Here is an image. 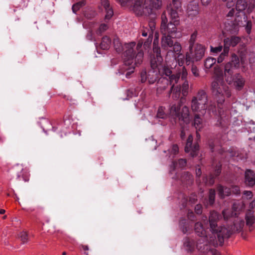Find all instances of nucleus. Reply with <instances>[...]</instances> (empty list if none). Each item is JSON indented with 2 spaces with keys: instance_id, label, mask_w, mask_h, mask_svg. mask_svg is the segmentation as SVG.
<instances>
[{
  "instance_id": "1",
  "label": "nucleus",
  "mask_w": 255,
  "mask_h": 255,
  "mask_svg": "<svg viewBox=\"0 0 255 255\" xmlns=\"http://www.w3.org/2000/svg\"><path fill=\"white\" fill-rule=\"evenodd\" d=\"M191 109L193 112L199 113L203 117L207 113L216 111V105L211 101H209L206 92L200 90L197 94L193 96L191 101Z\"/></svg>"
},
{
  "instance_id": "2",
  "label": "nucleus",
  "mask_w": 255,
  "mask_h": 255,
  "mask_svg": "<svg viewBox=\"0 0 255 255\" xmlns=\"http://www.w3.org/2000/svg\"><path fill=\"white\" fill-rule=\"evenodd\" d=\"M167 10L170 16L171 21L167 25H163L160 27V31L162 35L172 36V38H180L181 33L177 31L176 26L179 24L178 11L170 7H167Z\"/></svg>"
},
{
  "instance_id": "3",
  "label": "nucleus",
  "mask_w": 255,
  "mask_h": 255,
  "mask_svg": "<svg viewBox=\"0 0 255 255\" xmlns=\"http://www.w3.org/2000/svg\"><path fill=\"white\" fill-rule=\"evenodd\" d=\"M219 219L218 214L215 211L210 212L209 218L210 230L213 234L217 236L220 245L224 243V238H228L231 234L230 230L222 227H217V222Z\"/></svg>"
},
{
  "instance_id": "4",
  "label": "nucleus",
  "mask_w": 255,
  "mask_h": 255,
  "mask_svg": "<svg viewBox=\"0 0 255 255\" xmlns=\"http://www.w3.org/2000/svg\"><path fill=\"white\" fill-rule=\"evenodd\" d=\"M194 230L198 236L203 237V239H199L196 243V248L201 252H207L209 250L208 243H214L216 236L213 234V236L208 237L206 235V231L202 224L200 222H197L195 224Z\"/></svg>"
},
{
  "instance_id": "5",
  "label": "nucleus",
  "mask_w": 255,
  "mask_h": 255,
  "mask_svg": "<svg viewBox=\"0 0 255 255\" xmlns=\"http://www.w3.org/2000/svg\"><path fill=\"white\" fill-rule=\"evenodd\" d=\"M162 4L161 0H145L144 4L142 1L137 0L133 10L137 15H148L152 13L153 8L158 9Z\"/></svg>"
},
{
  "instance_id": "6",
  "label": "nucleus",
  "mask_w": 255,
  "mask_h": 255,
  "mask_svg": "<svg viewBox=\"0 0 255 255\" xmlns=\"http://www.w3.org/2000/svg\"><path fill=\"white\" fill-rule=\"evenodd\" d=\"M158 34L157 32H155L153 50L154 53H156L157 61L155 59H152L151 66L153 69L157 68L160 74L169 77L172 74V71L168 67L161 64L163 59L160 54V49L158 46L156 45V41H158Z\"/></svg>"
},
{
  "instance_id": "7",
  "label": "nucleus",
  "mask_w": 255,
  "mask_h": 255,
  "mask_svg": "<svg viewBox=\"0 0 255 255\" xmlns=\"http://www.w3.org/2000/svg\"><path fill=\"white\" fill-rule=\"evenodd\" d=\"M233 71L232 70L231 63H227L225 66L224 75L226 81L229 84H233L235 89L238 91L241 90L244 87L245 80L240 74H237L232 78Z\"/></svg>"
},
{
  "instance_id": "8",
  "label": "nucleus",
  "mask_w": 255,
  "mask_h": 255,
  "mask_svg": "<svg viewBox=\"0 0 255 255\" xmlns=\"http://www.w3.org/2000/svg\"><path fill=\"white\" fill-rule=\"evenodd\" d=\"M228 20H231V23L226 22L225 27L227 31L231 33H236L239 31V26L242 23V17L240 12L235 8H231L226 15Z\"/></svg>"
},
{
  "instance_id": "9",
  "label": "nucleus",
  "mask_w": 255,
  "mask_h": 255,
  "mask_svg": "<svg viewBox=\"0 0 255 255\" xmlns=\"http://www.w3.org/2000/svg\"><path fill=\"white\" fill-rule=\"evenodd\" d=\"M213 93L219 99L217 102L222 104L225 101V97H230L231 95L229 87L224 84L223 80L214 81L211 84Z\"/></svg>"
},
{
  "instance_id": "10",
  "label": "nucleus",
  "mask_w": 255,
  "mask_h": 255,
  "mask_svg": "<svg viewBox=\"0 0 255 255\" xmlns=\"http://www.w3.org/2000/svg\"><path fill=\"white\" fill-rule=\"evenodd\" d=\"M181 103L177 105H173L169 109L170 114L172 117L178 118L179 120L182 121L185 123H189L190 118V112L189 108L184 106L181 110Z\"/></svg>"
},
{
  "instance_id": "11",
  "label": "nucleus",
  "mask_w": 255,
  "mask_h": 255,
  "mask_svg": "<svg viewBox=\"0 0 255 255\" xmlns=\"http://www.w3.org/2000/svg\"><path fill=\"white\" fill-rule=\"evenodd\" d=\"M205 47L200 44H196L192 49H189L190 54L186 55V59H191L193 61L200 60L204 55Z\"/></svg>"
},
{
  "instance_id": "12",
  "label": "nucleus",
  "mask_w": 255,
  "mask_h": 255,
  "mask_svg": "<svg viewBox=\"0 0 255 255\" xmlns=\"http://www.w3.org/2000/svg\"><path fill=\"white\" fill-rule=\"evenodd\" d=\"M135 46V42H131L125 44V48L126 49L124 53L125 65H130L133 63L135 55L133 48Z\"/></svg>"
},
{
  "instance_id": "13",
  "label": "nucleus",
  "mask_w": 255,
  "mask_h": 255,
  "mask_svg": "<svg viewBox=\"0 0 255 255\" xmlns=\"http://www.w3.org/2000/svg\"><path fill=\"white\" fill-rule=\"evenodd\" d=\"M193 141V136L191 135H189L187 140L186 144L185 147V151L186 152H190V155L192 157L196 156L198 154L199 150V145L195 143L193 146L192 145Z\"/></svg>"
},
{
  "instance_id": "14",
  "label": "nucleus",
  "mask_w": 255,
  "mask_h": 255,
  "mask_svg": "<svg viewBox=\"0 0 255 255\" xmlns=\"http://www.w3.org/2000/svg\"><path fill=\"white\" fill-rule=\"evenodd\" d=\"M149 28L147 27H143L142 31V35L146 37L148 36L147 40L151 42L152 39V36L154 31L155 29V23L153 21H150L148 24Z\"/></svg>"
},
{
  "instance_id": "15",
  "label": "nucleus",
  "mask_w": 255,
  "mask_h": 255,
  "mask_svg": "<svg viewBox=\"0 0 255 255\" xmlns=\"http://www.w3.org/2000/svg\"><path fill=\"white\" fill-rule=\"evenodd\" d=\"M14 169L17 173L18 178L22 177L25 181L29 180V174L28 169L24 168L22 165L17 164L14 167Z\"/></svg>"
},
{
  "instance_id": "16",
  "label": "nucleus",
  "mask_w": 255,
  "mask_h": 255,
  "mask_svg": "<svg viewBox=\"0 0 255 255\" xmlns=\"http://www.w3.org/2000/svg\"><path fill=\"white\" fill-rule=\"evenodd\" d=\"M169 85L168 79L165 77L160 78L156 83V92L157 94H162Z\"/></svg>"
},
{
  "instance_id": "17",
  "label": "nucleus",
  "mask_w": 255,
  "mask_h": 255,
  "mask_svg": "<svg viewBox=\"0 0 255 255\" xmlns=\"http://www.w3.org/2000/svg\"><path fill=\"white\" fill-rule=\"evenodd\" d=\"M101 6L104 8L106 14L105 19L109 20L113 15L114 12L108 0H101Z\"/></svg>"
},
{
  "instance_id": "18",
  "label": "nucleus",
  "mask_w": 255,
  "mask_h": 255,
  "mask_svg": "<svg viewBox=\"0 0 255 255\" xmlns=\"http://www.w3.org/2000/svg\"><path fill=\"white\" fill-rule=\"evenodd\" d=\"M245 183L247 186L253 187L255 185V174L254 172L248 169L245 173Z\"/></svg>"
},
{
  "instance_id": "19",
  "label": "nucleus",
  "mask_w": 255,
  "mask_h": 255,
  "mask_svg": "<svg viewBox=\"0 0 255 255\" xmlns=\"http://www.w3.org/2000/svg\"><path fill=\"white\" fill-rule=\"evenodd\" d=\"M172 36L168 35H162L161 38V46L164 49H168L169 48L172 47L174 43L172 40Z\"/></svg>"
},
{
  "instance_id": "20",
  "label": "nucleus",
  "mask_w": 255,
  "mask_h": 255,
  "mask_svg": "<svg viewBox=\"0 0 255 255\" xmlns=\"http://www.w3.org/2000/svg\"><path fill=\"white\" fill-rule=\"evenodd\" d=\"M241 39L239 37L232 36L231 38H227L224 39V48H227L229 51V47L232 46L234 47L236 46L240 41Z\"/></svg>"
},
{
  "instance_id": "21",
  "label": "nucleus",
  "mask_w": 255,
  "mask_h": 255,
  "mask_svg": "<svg viewBox=\"0 0 255 255\" xmlns=\"http://www.w3.org/2000/svg\"><path fill=\"white\" fill-rule=\"evenodd\" d=\"M246 222L247 226L252 227L255 222V217L254 215V212L252 210H249L245 216Z\"/></svg>"
},
{
  "instance_id": "22",
  "label": "nucleus",
  "mask_w": 255,
  "mask_h": 255,
  "mask_svg": "<svg viewBox=\"0 0 255 255\" xmlns=\"http://www.w3.org/2000/svg\"><path fill=\"white\" fill-rule=\"evenodd\" d=\"M202 117H203L202 115L199 113H195L194 116L193 124L196 128L198 130H200L203 127V122Z\"/></svg>"
},
{
  "instance_id": "23",
  "label": "nucleus",
  "mask_w": 255,
  "mask_h": 255,
  "mask_svg": "<svg viewBox=\"0 0 255 255\" xmlns=\"http://www.w3.org/2000/svg\"><path fill=\"white\" fill-rule=\"evenodd\" d=\"M218 192L219 196L223 198L225 196H229L231 192V189L228 187L219 186L218 187Z\"/></svg>"
},
{
  "instance_id": "24",
  "label": "nucleus",
  "mask_w": 255,
  "mask_h": 255,
  "mask_svg": "<svg viewBox=\"0 0 255 255\" xmlns=\"http://www.w3.org/2000/svg\"><path fill=\"white\" fill-rule=\"evenodd\" d=\"M198 7L196 3H190L188 5L187 12L189 15L194 16L198 13Z\"/></svg>"
},
{
  "instance_id": "25",
  "label": "nucleus",
  "mask_w": 255,
  "mask_h": 255,
  "mask_svg": "<svg viewBox=\"0 0 255 255\" xmlns=\"http://www.w3.org/2000/svg\"><path fill=\"white\" fill-rule=\"evenodd\" d=\"M184 246L188 252H192L195 248V243L193 240L186 239L184 243Z\"/></svg>"
},
{
  "instance_id": "26",
  "label": "nucleus",
  "mask_w": 255,
  "mask_h": 255,
  "mask_svg": "<svg viewBox=\"0 0 255 255\" xmlns=\"http://www.w3.org/2000/svg\"><path fill=\"white\" fill-rule=\"evenodd\" d=\"M181 91V90L178 86H175L174 85H172L169 93V94L172 93L173 98L175 99H177L180 97Z\"/></svg>"
},
{
  "instance_id": "27",
  "label": "nucleus",
  "mask_w": 255,
  "mask_h": 255,
  "mask_svg": "<svg viewBox=\"0 0 255 255\" xmlns=\"http://www.w3.org/2000/svg\"><path fill=\"white\" fill-rule=\"evenodd\" d=\"M247 7V1L246 0H238L236 2V9L238 12H241Z\"/></svg>"
},
{
  "instance_id": "28",
  "label": "nucleus",
  "mask_w": 255,
  "mask_h": 255,
  "mask_svg": "<svg viewBox=\"0 0 255 255\" xmlns=\"http://www.w3.org/2000/svg\"><path fill=\"white\" fill-rule=\"evenodd\" d=\"M111 43V41L109 37L108 36H104L102 38L100 47L103 50L108 49L110 47Z\"/></svg>"
},
{
  "instance_id": "29",
  "label": "nucleus",
  "mask_w": 255,
  "mask_h": 255,
  "mask_svg": "<svg viewBox=\"0 0 255 255\" xmlns=\"http://www.w3.org/2000/svg\"><path fill=\"white\" fill-rule=\"evenodd\" d=\"M228 63L231 64L232 70L233 71V68H238L240 66V60L239 57L235 54L232 55L231 61Z\"/></svg>"
},
{
  "instance_id": "30",
  "label": "nucleus",
  "mask_w": 255,
  "mask_h": 255,
  "mask_svg": "<svg viewBox=\"0 0 255 255\" xmlns=\"http://www.w3.org/2000/svg\"><path fill=\"white\" fill-rule=\"evenodd\" d=\"M168 7L174 9V10L180 11L181 9V3L179 0H172V3L167 5V7Z\"/></svg>"
},
{
  "instance_id": "31",
  "label": "nucleus",
  "mask_w": 255,
  "mask_h": 255,
  "mask_svg": "<svg viewBox=\"0 0 255 255\" xmlns=\"http://www.w3.org/2000/svg\"><path fill=\"white\" fill-rule=\"evenodd\" d=\"M180 76V73H177L175 75L173 74L171 75L169 77V83H170V85H175V84H177L179 80Z\"/></svg>"
},
{
  "instance_id": "32",
  "label": "nucleus",
  "mask_w": 255,
  "mask_h": 255,
  "mask_svg": "<svg viewBox=\"0 0 255 255\" xmlns=\"http://www.w3.org/2000/svg\"><path fill=\"white\" fill-rule=\"evenodd\" d=\"M216 59L212 57L207 58L204 62V66L206 69H209L211 68L212 66L215 64Z\"/></svg>"
},
{
  "instance_id": "33",
  "label": "nucleus",
  "mask_w": 255,
  "mask_h": 255,
  "mask_svg": "<svg viewBox=\"0 0 255 255\" xmlns=\"http://www.w3.org/2000/svg\"><path fill=\"white\" fill-rule=\"evenodd\" d=\"M214 74L216 77L214 81L223 80V72L221 68L215 67L214 68Z\"/></svg>"
},
{
  "instance_id": "34",
  "label": "nucleus",
  "mask_w": 255,
  "mask_h": 255,
  "mask_svg": "<svg viewBox=\"0 0 255 255\" xmlns=\"http://www.w3.org/2000/svg\"><path fill=\"white\" fill-rule=\"evenodd\" d=\"M18 237L23 244L26 243L28 241V234L25 231H22L19 233L18 235Z\"/></svg>"
},
{
  "instance_id": "35",
  "label": "nucleus",
  "mask_w": 255,
  "mask_h": 255,
  "mask_svg": "<svg viewBox=\"0 0 255 255\" xmlns=\"http://www.w3.org/2000/svg\"><path fill=\"white\" fill-rule=\"evenodd\" d=\"M180 88L181 90L182 95L184 96H186L188 94L189 89V84L188 81L185 80L181 87Z\"/></svg>"
},
{
  "instance_id": "36",
  "label": "nucleus",
  "mask_w": 255,
  "mask_h": 255,
  "mask_svg": "<svg viewBox=\"0 0 255 255\" xmlns=\"http://www.w3.org/2000/svg\"><path fill=\"white\" fill-rule=\"evenodd\" d=\"M224 218L225 220H227L231 217H233L236 215V213H234L229 209L224 210L222 212Z\"/></svg>"
},
{
  "instance_id": "37",
  "label": "nucleus",
  "mask_w": 255,
  "mask_h": 255,
  "mask_svg": "<svg viewBox=\"0 0 255 255\" xmlns=\"http://www.w3.org/2000/svg\"><path fill=\"white\" fill-rule=\"evenodd\" d=\"M165 108L163 107H160L157 111L156 117L158 118L165 119L167 117V115L165 114Z\"/></svg>"
},
{
  "instance_id": "38",
  "label": "nucleus",
  "mask_w": 255,
  "mask_h": 255,
  "mask_svg": "<svg viewBox=\"0 0 255 255\" xmlns=\"http://www.w3.org/2000/svg\"><path fill=\"white\" fill-rule=\"evenodd\" d=\"M143 57V52L141 51H139L137 53V54H136V56L135 57L134 64H135V65L140 64L142 61Z\"/></svg>"
},
{
  "instance_id": "39",
  "label": "nucleus",
  "mask_w": 255,
  "mask_h": 255,
  "mask_svg": "<svg viewBox=\"0 0 255 255\" xmlns=\"http://www.w3.org/2000/svg\"><path fill=\"white\" fill-rule=\"evenodd\" d=\"M197 35V32L196 31H195L191 34V35L190 36V38L189 41V49H192V47H193L194 44L196 40Z\"/></svg>"
},
{
  "instance_id": "40",
  "label": "nucleus",
  "mask_w": 255,
  "mask_h": 255,
  "mask_svg": "<svg viewBox=\"0 0 255 255\" xmlns=\"http://www.w3.org/2000/svg\"><path fill=\"white\" fill-rule=\"evenodd\" d=\"M85 4V1L84 0H82L77 2L76 3L73 4L72 6V10L73 12L76 13L82 6Z\"/></svg>"
},
{
  "instance_id": "41",
  "label": "nucleus",
  "mask_w": 255,
  "mask_h": 255,
  "mask_svg": "<svg viewBox=\"0 0 255 255\" xmlns=\"http://www.w3.org/2000/svg\"><path fill=\"white\" fill-rule=\"evenodd\" d=\"M114 44L115 48L117 52H120L123 50V46L122 45V44L118 39H114Z\"/></svg>"
},
{
  "instance_id": "42",
  "label": "nucleus",
  "mask_w": 255,
  "mask_h": 255,
  "mask_svg": "<svg viewBox=\"0 0 255 255\" xmlns=\"http://www.w3.org/2000/svg\"><path fill=\"white\" fill-rule=\"evenodd\" d=\"M148 81L149 84H153L156 80V77L154 72H150L148 75Z\"/></svg>"
},
{
  "instance_id": "43",
  "label": "nucleus",
  "mask_w": 255,
  "mask_h": 255,
  "mask_svg": "<svg viewBox=\"0 0 255 255\" xmlns=\"http://www.w3.org/2000/svg\"><path fill=\"white\" fill-rule=\"evenodd\" d=\"M228 53L229 50L227 49V48L224 47L223 52L220 54V55L218 58V62L221 63L223 61L225 57L228 54Z\"/></svg>"
},
{
  "instance_id": "44",
  "label": "nucleus",
  "mask_w": 255,
  "mask_h": 255,
  "mask_svg": "<svg viewBox=\"0 0 255 255\" xmlns=\"http://www.w3.org/2000/svg\"><path fill=\"white\" fill-rule=\"evenodd\" d=\"M247 11L248 12H251L255 8V0H249L247 1Z\"/></svg>"
},
{
  "instance_id": "45",
  "label": "nucleus",
  "mask_w": 255,
  "mask_h": 255,
  "mask_svg": "<svg viewBox=\"0 0 255 255\" xmlns=\"http://www.w3.org/2000/svg\"><path fill=\"white\" fill-rule=\"evenodd\" d=\"M173 47V51L176 53V54H179L181 50V44L178 42H175L173 43V45L172 46Z\"/></svg>"
},
{
  "instance_id": "46",
  "label": "nucleus",
  "mask_w": 255,
  "mask_h": 255,
  "mask_svg": "<svg viewBox=\"0 0 255 255\" xmlns=\"http://www.w3.org/2000/svg\"><path fill=\"white\" fill-rule=\"evenodd\" d=\"M108 28V26L106 24H101L97 31V34L99 35H101L103 32L105 31Z\"/></svg>"
},
{
  "instance_id": "47",
  "label": "nucleus",
  "mask_w": 255,
  "mask_h": 255,
  "mask_svg": "<svg viewBox=\"0 0 255 255\" xmlns=\"http://www.w3.org/2000/svg\"><path fill=\"white\" fill-rule=\"evenodd\" d=\"M215 197V191L214 189H210L209 191V199L210 204H213L214 202Z\"/></svg>"
},
{
  "instance_id": "48",
  "label": "nucleus",
  "mask_w": 255,
  "mask_h": 255,
  "mask_svg": "<svg viewBox=\"0 0 255 255\" xmlns=\"http://www.w3.org/2000/svg\"><path fill=\"white\" fill-rule=\"evenodd\" d=\"M179 148L177 144H173L170 149H168L171 155H175L178 152Z\"/></svg>"
},
{
  "instance_id": "49",
  "label": "nucleus",
  "mask_w": 255,
  "mask_h": 255,
  "mask_svg": "<svg viewBox=\"0 0 255 255\" xmlns=\"http://www.w3.org/2000/svg\"><path fill=\"white\" fill-rule=\"evenodd\" d=\"M223 49L222 45H219L218 46L214 47L212 46H210V50L211 52L214 53H218L220 52Z\"/></svg>"
},
{
  "instance_id": "50",
  "label": "nucleus",
  "mask_w": 255,
  "mask_h": 255,
  "mask_svg": "<svg viewBox=\"0 0 255 255\" xmlns=\"http://www.w3.org/2000/svg\"><path fill=\"white\" fill-rule=\"evenodd\" d=\"M161 18V23L160 27H162V26H163V25H167L168 24L167 23L168 19L166 17L165 12H163L162 14Z\"/></svg>"
},
{
  "instance_id": "51",
  "label": "nucleus",
  "mask_w": 255,
  "mask_h": 255,
  "mask_svg": "<svg viewBox=\"0 0 255 255\" xmlns=\"http://www.w3.org/2000/svg\"><path fill=\"white\" fill-rule=\"evenodd\" d=\"M180 74V75L181 76V79L183 80H186V78H187V75H188V73H187V70L185 69V67H183L182 68V70H181V73H179Z\"/></svg>"
},
{
  "instance_id": "52",
  "label": "nucleus",
  "mask_w": 255,
  "mask_h": 255,
  "mask_svg": "<svg viewBox=\"0 0 255 255\" xmlns=\"http://www.w3.org/2000/svg\"><path fill=\"white\" fill-rule=\"evenodd\" d=\"M191 72H192V74L194 75V76H195V77L199 76V70L196 66L192 65L191 66Z\"/></svg>"
},
{
  "instance_id": "53",
  "label": "nucleus",
  "mask_w": 255,
  "mask_h": 255,
  "mask_svg": "<svg viewBox=\"0 0 255 255\" xmlns=\"http://www.w3.org/2000/svg\"><path fill=\"white\" fill-rule=\"evenodd\" d=\"M231 192H232L234 194L236 195H239L240 194V189L239 186H233L232 187L231 189Z\"/></svg>"
},
{
  "instance_id": "54",
  "label": "nucleus",
  "mask_w": 255,
  "mask_h": 255,
  "mask_svg": "<svg viewBox=\"0 0 255 255\" xmlns=\"http://www.w3.org/2000/svg\"><path fill=\"white\" fill-rule=\"evenodd\" d=\"M252 26V25L251 21H248L246 23V26L245 28L248 34H250L251 33Z\"/></svg>"
},
{
  "instance_id": "55",
  "label": "nucleus",
  "mask_w": 255,
  "mask_h": 255,
  "mask_svg": "<svg viewBox=\"0 0 255 255\" xmlns=\"http://www.w3.org/2000/svg\"><path fill=\"white\" fill-rule=\"evenodd\" d=\"M223 1H226L227 0H222ZM236 2V0H228L226 3L227 7L231 8L234 6Z\"/></svg>"
},
{
  "instance_id": "56",
  "label": "nucleus",
  "mask_w": 255,
  "mask_h": 255,
  "mask_svg": "<svg viewBox=\"0 0 255 255\" xmlns=\"http://www.w3.org/2000/svg\"><path fill=\"white\" fill-rule=\"evenodd\" d=\"M141 81L142 83H144L147 79L146 72L145 71H143L140 74Z\"/></svg>"
},
{
  "instance_id": "57",
  "label": "nucleus",
  "mask_w": 255,
  "mask_h": 255,
  "mask_svg": "<svg viewBox=\"0 0 255 255\" xmlns=\"http://www.w3.org/2000/svg\"><path fill=\"white\" fill-rule=\"evenodd\" d=\"M202 206L200 204L196 205L195 207V211L197 214H201L202 212Z\"/></svg>"
},
{
  "instance_id": "58",
  "label": "nucleus",
  "mask_w": 255,
  "mask_h": 255,
  "mask_svg": "<svg viewBox=\"0 0 255 255\" xmlns=\"http://www.w3.org/2000/svg\"><path fill=\"white\" fill-rule=\"evenodd\" d=\"M178 164L180 167H183L186 165V160L184 159H180L178 160Z\"/></svg>"
},
{
  "instance_id": "59",
  "label": "nucleus",
  "mask_w": 255,
  "mask_h": 255,
  "mask_svg": "<svg viewBox=\"0 0 255 255\" xmlns=\"http://www.w3.org/2000/svg\"><path fill=\"white\" fill-rule=\"evenodd\" d=\"M196 200L197 197L196 195H192L189 198V202H190L191 203H194Z\"/></svg>"
},
{
  "instance_id": "60",
  "label": "nucleus",
  "mask_w": 255,
  "mask_h": 255,
  "mask_svg": "<svg viewBox=\"0 0 255 255\" xmlns=\"http://www.w3.org/2000/svg\"><path fill=\"white\" fill-rule=\"evenodd\" d=\"M244 194L249 198H251L253 196V193L250 191H245L244 192Z\"/></svg>"
},
{
  "instance_id": "61",
  "label": "nucleus",
  "mask_w": 255,
  "mask_h": 255,
  "mask_svg": "<svg viewBox=\"0 0 255 255\" xmlns=\"http://www.w3.org/2000/svg\"><path fill=\"white\" fill-rule=\"evenodd\" d=\"M221 172V165L219 164L218 166V168L216 170L215 172V175L216 176H218Z\"/></svg>"
},
{
  "instance_id": "62",
  "label": "nucleus",
  "mask_w": 255,
  "mask_h": 255,
  "mask_svg": "<svg viewBox=\"0 0 255 255\" xmlns=\"http://www.w3.org/2000/svg\"><path fill=\"white\" fill-rule=\"evenodd\" d=\"M255 207V200H253L249 205V210L253 209Z\"/></svg>"
},
{
  "instance_id": "63",
  "label": "nucleus",
  "mask_w": 255,
  "mask_h": 255,
  "mask_svg": "<svg viewBox=\"0 0 255 255\" xmlns=\"http://www.w3.org/2000/svg\"><path fill=\"white\" fill-rule=\"evenodd\" d=\"M214 177L213 176L211 175V177H210L209 180L207 181V183H208L210 185H212L214 182Z\"/></svg>"
},
{
  "instance_id": "64",
  "label": "nucleus",
  "mask_w": 255,
  "mask_h": 255,
  "mask_svg": "<svg viewBox=\"0 0 255 255\" xmlns=\"http://www.w3.org/2000/svg\"><path fill=\"white\" fill-rule=\"evenodd\" d=\"M80 247H81L83 250L85 251H88L89 250V248L88 246L87 245H81L80 246Z\"/></svg>"
}]
</instances>
